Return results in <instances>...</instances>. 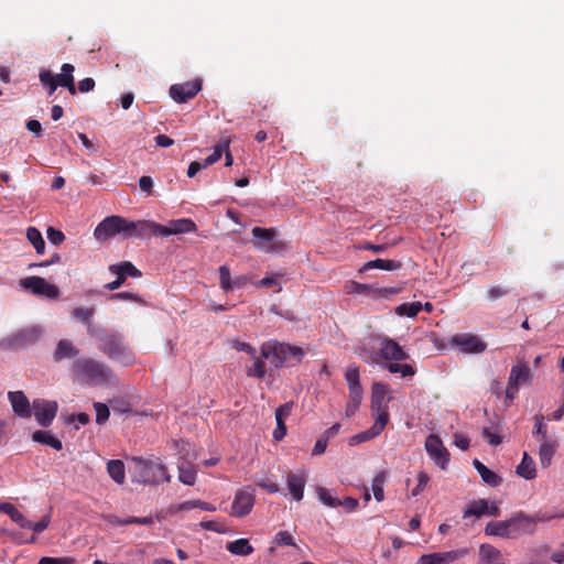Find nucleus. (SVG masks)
Wrapping results in <instances>:
<instances>
[{"label": "nucleus", "instance_id": "obj_1", "mask_svg": "<svg viewBox=\"0 0 564 564\" xmlns=\"http://www.w3.org/2000/svg\"><path fill=\"white\" fill-rule=\"evenodd\" d=\"M73 372L77 379L88 384H104L112 378V371L108 367L89 358L74 362Z\"/></svg>", "mask_w": 564, "mask_h": 564}, {"label": "nucleus", "instance_id": "obj_2", "mask_svg": "<svg viewBox=\"0 0 564 564\" xmlns=\"http://www.w3.org/2000/svg\"><path fill=\"white\" fill-rule=\"evenodd\" d=\"M129 219L112 215L100 221L94 230V236L98 241H106L117 235L128 238Z\"/></svg>", "mask_w": 564, "mask_h": 564}, {"label": "nucleus", "instance_id": "obj_3", "mask_svg": "<svg viewBox=\"0 0 564 564\" xmlns=\"http://www.w3.org/2000/svg\"><path fill=\"white\" fill-rule=\"evenodd\" d=\"M178 453L181 454V462L177 465L178 480L187 486H193L196 481V468L193 462L196 459V454L193 452L192 446L187 442L176 443Z\"/></svg>", "mask_w": 564, "mask_h": 564}, {"label": "nucleus", "instance_id": "obj_4", "mask_svg": "<svg viewBox=\"0 0 564 564\" xmlns=\"http://www.w3.org/2000/svg\"><path fill=\"white\" fill-rule=\"evenodd\" d=\"M42 335L40 326L31 325L18 329L13 334L2 339L1 344L4 348L17 349L22 348L26 345L36 343Z\"/></svg>", "mask_w": 564, "mask_h": 564}, {"label": "nucleus", "instance_id": "obj_5", "mask_svg": "<svg viewBox=\"0 0 564 564\" xmlns=\"http://www.w3.org/2000/svg\"><path fill=\"white\" fill-rule=\"evenodd\" d=\"M532 379V372L529 366L518 362L511 368L508 386L506 388V405H510L517 395L518 388L521 384H527Z\"/></svg>", "mask_w": 564, "mask_h": 564}, {"label": "nucleus", "instance_id": "obj_6", "mask_svg": "<svg viewBox=\"0 0 564 564\" xmlns=\"http://www.w3.org/2000/svg\"><path fill=\"white\" fill-rule=\"evenodd\" d=\"M20 285L29 290L32 294L55 300L59 295V289L55 284L48 283L41 276H28L20 281Z\"/></svg>", "mask_w": 564, "mask_h": 564}, {"label": "nucleus", "instance_id": "obj_7", "mask_svg": "<svg viewBox=\"0 0 564 564\" xmlns=\"http://www.w3.org/2000/svg\"><path fill=\"white\" fill-rule=\"evenodd\" d=\"M108 270L110 273L117 275L116 280L105 284V289L108 291L119 289L124 283L127 276L140 278L142 275L141 271L130 261L110 264Z\"/></svg>", "mask_w": 564, "mask_h": 564}, {"label": "nucleus", "instance_id": "obj_8", "mask_svg": "<svg viewBox=\"0 0 564 564\" xmlns=\"http://www.w3.org/2000/svg\"><path fill=\"white\" fill-rule=\"evenodd\" d=\"M409 355H376L372 361L389 370L391 373H401L402 377L413 376L414 369L411 365L401 364Z\"/></svg>", "mask_w": 564, "mask_h": 564}, {"label": "nucleus", "instance_id": "obj_9", "mask_svg": "<svg viewBox=\"0 0 564 564\" xmlns=\"http://www.w3.org/2000/svg\"><path fill=\"white\" fill-rule=\"evenodd\" d=\"M58 404L56 401L45 399L33 400L32 412L41 426H50L56 416Z\"/></svg>", "mask_w": 564, "mask_h": 564}, {"label": "nucleus", "instance_id": "obj_10", "mask_svg": "<svg viewBox=\"0 0 564 564\" xmlns=\"http://www.w3.org/2000/svg\"><path fill=\"white\" fill-rule=\"evenodd\" d=\"M254 499V489L251 487L238 490L231 505L230 514L238 518L249 514L253 508Z\"/></svg>", "mask_w": 564, "mask_h": 564}, {"label": "nucleus", "instance_id": "obj_11", "mask_svg": "<svg viewBox=\"0 0 564 564\" xmlns=\"http://www.w3.org/2000/svg\"><path fill=\"white\" fill-rule=\"evenodd\" d=\"M203 82L199 78L185 82L182 84H174L170 87V97L178 104L186 102L193 99L202 90Z\"/></svg>", "mask_w": 564, "mask_h": 564}, {"label": "nucleus", "instance_id": "obj_12", "mask_svg": "<svg viewBox=\"0 0 564 564\" xmlns=\"http://www.w3.org/2000/svg\"><path fill=\"white\" fill-rule=\"evenodd\" d=\"M425 449L437 466L442 469L446 468L449 462V453L438 435L431 434L426 437Z\"/></svg>", "mask_w": 564, "mask_h": 564}, {"label": "nucleus", "instance_id": "obj_13", "mask_svg": "<svg viewBox=\"0 0 564 564\" xmlns=\"http://www.w3.org/2000/svg\"><path fill=\"white\" fill-rule=\"evenodd\" d=\"M162 237V225L153 220H129L128 238L148 239Z\"/></svg>", "mask_w": 564, "mask_h": 564}, {"label": "nucleus", "instance_id": "obj_14", "mask_svg": "<svg viewBox=\"0 0 564 564\" xmlns=\"http://www.w3.org/2000/svg\"><path fill=\"white\" fill-rule=\"evenodd\" d=\"M467 549H458L446 552L424 554L419 557L416 564H451L463 558L467 555Z\"/></svg>", "mask_w": 564, "mask_h": 564}, {"label": "nucleus", "instance_id": "obj_15", "mask_svg": "<svg viewBox=\"0 0 564 564\" xmlns=\"http://www.w3.org/2000/svg\"><path fill=\"white\" fill-rule=\"evenodd\" d=\"M451 344L459 347L463 352H482L487 349V344L473 334L454 335Z\"/></svg>", "mask_w": 564, "mask_h": 564}, {"label": "nucleus", "instance_id": "obj_16", "mask_svg": "<svg viewBox=\"0 0 564 564\" xmlns=\"http://www.w3.org/2000/svg\"><path fill=\"white\" fill-rule=\"evenodd\" d=\"M508 521L510 523L511 539H517L522 534L531 535L535 532L531 516L522 511L514 513Z\"/></svg>", "mask_w": 564, "mask_h": 564}, {"label": "nucleus", "instance_id": "obj_17", "mask_svg": "<svg viewBox=\"0 0 564 564\" xmlns=\"http://www.w3.org/2000/svg\"><path fill=\"white\" fill-rule=\"evenodd\" d=\"M388 386L380 382L372 384L371 391V410L376 413V416H381L383 413L389 416L388 402L390 398H387Z\"/></svg>", "mask_w": 564, "mask_h": 564}, {"label": "nucleus", "instance_id": "obj_18", "mask_svg": "<svg viewBox=\"0 0 564 564\" xmlns=\"http://www.w3.org/2000/svg\"><path fill=\"white\" fill-rule=\"evenodd\" d=\"M144 482L158 485L162 481H170L171 476L164 465L149 462L144 463L141 469Z\"/></svg>", "mask_w": 564, "mask_h": 564}, {"label": "nucleus", "instance_id": "obj_19", "mask_svg": "<svg viewBox=\"0 0 564 564\" xmlns=\"http://www.w3.org/2000/svg\"><path fill=\"white\" fill-rule=\"evenodd\" d=\"M306 474L304 470L291 471L286 475V485L292 498L301 501L304 496Z\"/></svg>", "mask_w": 564, "mask_h": 564}, {"label": "nucleus", "instance_id": "obj_20", "mask_svg": "<svg viewBox=\"0 0 564 564\" xmlns=\"http://www.w3.org/2000/svg\"><path fill=\"white\" fill-rule=\"evenodd\" d=\"M8 397L17 415L25 419L32 415L30 402L22 391L9 392Z\"/></svg>", "mask_w": 564, "mask_h": 564}, {"label": "nucleus", "instance_id": "obj_21", "mask_svg": "<svg viewBox=\"0 0 564 564\" xmlns=\"http://www.w3.org/2000/svg\"><path fill=\"white\" fill-rule=\"evenodd\" d=\"M196 229V224L192 219L181 218L172 220L169 226L162 225V237L193 232Z\"/></svg>", "mask_w": 564, "mask_h": 564}, {"label": "nucleus", "instance_id": "obj_22", "mask_svg": "<svg viewBox=\"0 0 564 564\" xmlns=\"http://www.w3.org/2000/svg\"><path fill=\"white\" fill-rule=\"evenodd\" d=\"M252 236L254 237L256 247L262 251H271L273 249L272 242L275 236V231L272 228L254 227L252 229Z\"/></svg>", "mask_w": 564, "mask_h": 564}, {"label": "nucleus", "instance_id": "obj_23", "mask_svg": "<svg viewBox=\"0 0 564 564\" xmlns=\"http://www.w3.org/2000/svg\"><path fill=\"white\" fill-rule=\"evenodd\" d=\"M371 348L377 352H403L397 341L380 335L371 337Z\"/></svg>", "mask_w": 564, "mask_h": 564}, {"label": "nucleus", "instance_id": "obj_24", "mask_svg": "<svg viewBox=\"0 0 564 564\" xmlns=\"http://www.w3.org/2000/svg\"><path fill=\"white\" fill-rule=\"evenodd\" d=\"M389 422V416L384 413L381 416H376L375 423L367 431L359 433L355 436L358 442H366L378 436Z\"/></svg>", "mask_w": 564, "mask_h": 564}, {"label": "nucleus", "instance_id": "obj_25", "mask_svg": "<svg viewBox=\"0 0 564 564\" xmlns=\"http://www.w3.org/2000/svg\"><path fill=\"white\" fill-rule=\"evenodd\" d=\"M61 69V74L54 75L56 82H58V86L67 88L70 95H76V87L73 76L75 67L72 64L65 63L62 65Z\"/></svg>", "mask_w": 564, "mask_h": 564}, {"label": "nucleus", "instance_id": "obj_26", "mask_svg": "<svg viewBox=\"0 0 564 564\" xmlns=\"http://www.w3.org/2000/svg\"><path fill=\"white\" fill-rule=\"evenodd\" d=\"M479 564H505L501 553L490 544H481L479 547Z\"/></svg>", "mask_w": 564, "mask_h": 564}, {"label": "nucleus", "instance_id": "obj_27", "mask_svg": "<svg viewBox=\"0 0 564 564\" xmlns=\"http://www.w3.org/2000/svg\"><path fill=\"white\" fill-rule=\"evenodd\" d=\"M260 352H303V349L299 346H293L284 341L270 339L262 344Z\"/></svg>", "mask_w": 564, "mask_h": 564}, {"label": "nucleus", "instance_id": "obj_28", "mask_svg": "<svg viewBox=\"0 0 564 564\" xmlns=\"http://www.w3.org/2000/svg\"><path fill=\"white\" fill-rule=\"evenodd\" d=\"M539 447V459L540 464L543 468H547L551 463L552 458L555 454L557 442L555 440H543V442H540Z\"/></svg>", "mask_w": 564, "mask_h": 564}, {"label": "nucleus", "instance_id": "obj_29", "mask_svg": "<svg viewBox=\"0 0 564 564\" xmlns=\"http://www.w3.org/2000/svg\"><path fill=\"white\" fill-rule=\"evenodd\" d=\"M516 473L518 476L527 480H531L536 477L535 462L527 452L523 453L522 460L517 466Z\"/></svg>", "mask_w": 564, "mask_h": 564}, {"label": "nucleus", "instance_id": "obj_30", "mask_svg": "<svg viewBox=\"0 0 564 564\" xmlns=\"http://www.w3.org/2000/svg\"><path fill=\"white\" fill-rule=\"evenodd\" d=\"M485 533L487 535L511 539L510 523L508 519L503 521H490L485 527Z\"/></svg>", "mask_w": 564, "mask_h": 564}, {"label": "nucleus", "instance_id": "obj_31", "mask_svg": "<svg viewBox=\"0 0 564 564\" xmlns=\"http://www.w3.org/2000/svg\"><path fill=\"white\" fill-rule=\"evenodd\" d=\"M95 315L94 307H75L70 312V316L77 322L83 323L89 333L93 332L94 323L93 317Z\"/></svg>", "mask_w": 564, "mask_h": 564}, {"label": "nucleus", "instance_id": "obj_32", "mask_svg": "<svg viewBox=\"0 0 564 564\" xmlns=\"http://www.w3.org/2000/svg\"><path fill=\"white\" fill-rule=\"evenodd\" d=\"M473 465L480 475L484 482L491 487H497L501 484L502 479L496 473L487 468L480 460L474 459Z\"/></svg>", "mask_w": 564, "mask_h": 564}, {"label": "nucleus", "instance_id": "obj_33", "mask_svg": "<svg viewBox=\"0 0 564 564\" xmlns=\"http://www.w3.org/2000/svg\"><path fill=\"white\" fill-rule=\"evenodd\" d=\"M399 291H400L399 289H394V288H377V289H373L369 284L352 282V292H355L357 294H370V293H373V294L387 296V295H391V294H397V293H399Z\"/></svg>", "mask_w": 564, "mask_h": 564}, {"label": "nucleus", "instance_id": "obj_34", "mask_svg": "<svg viewBox=\"0 0 564 564\" xmlns=\"http://www.w3.org/2000/svg\"><path fill=\"white\" fill-rule=\"evenodd\" d=\"M0 512L7 513L13 522H15L20 528H25L31 525V521L28 520L19 510L18 508L10 503V502H3L0 503Z\"/></svg>", "mask_w": 564, "mask_h": 564}, {"label": "nucleus", "instance_id": "obj_35", "mask_svg": "<svg viewBox=\"0 0 564 564\" xmlns=\"http://www.w3.org/2000/svg\"><path fill=\"white\" fill-rule=\"evenodd\" d=\"M268 371L267 359L262 355L254 356L251 364L247 366L249 377L263 378Z\"/></svg>", "mask_w": 564, "mask_h": 564}, {"label": "nucleus", "instance_id": "obj_36", "mask_svg": "<svg viewBox=\"0 0 564 564\" xmlns=\"http://www.w3.org/2000/svg\"><path fill=\"white\" fill-rule=\"evenodd\" d=\"M401 268V262L388 259H376L370 260L364 264L360 271H368L371 269H380L387 271H393Z\"/></svg>", "mask_w": 564, "mask_h": 564}, {"label": "nucleus", "instance_id": "obj_37", "mask_svg": "<svg viewBox=\"0 0 564 564\" xmlns=\"http://www.w3.org/2000/svg\"><path fill=\"white\" fill-rule=\"evenodd\" d=\"M487 505L488 501L486 499L473 500L467 508L463 512V518L467 519L469 517L481 518L482 516H487Z\"/></svg>", "mask_w": 564, "mask_h": 564}, {"label": "nucleus", "instance_id": "obj_38", "mask_svg": "<svg viewBox=\"0 0 564 564\" xmlns=\"http://www.w3.org/2000/svg\"><path fill=\"white\" fill-rule=\"evenodd\" d=\"M32 440L36 443L51 446L52 448L56 451H61L63 448L62 442L54 437L50 432L46 431H35L32 434Z\"/></svg>", "mask_w": 564, "mask_h": 564}, {"label": "nucleus", "instance_id": "obj_39", "mask_svg": "<svg viewBox=\"0 0 564 564\" xmlns=\"http://www.w3.org/2000/svg\"><path fill=\"white\" fill-rule=\"evenodd\" d=\"M227 550L234 555L247 556L253 552L248 539H238L227 544Z\"/></svg>", "mask_w": 564, "mask_h": 564}, {"label": "nucleus", "instance_id": "obj_40", "mask_svg": "<svg viewBox=\"0 0 564 564\" xmlns=\"http://www.w3.org/2000/svg\"><path fill=\"white\" fill-rule=\"evenodd\" d=\"M107 471L109 476L119 485L126 480L124 464L120 459L109 460L107 464Z\"/></svg>", "mask_w": 564, "mask_h": 564}, {"label": "nucleus", "instance_id": "obj_41", "mask_svg": "<svg viewBox=\"0 0 564 564\" xmlns=\"http://www.w3.org/2000/svg\"><path fill=\"white\" fill-rule=\"evenodd\" d=\"M362 400V390H349V400L345 409V415L350 417L355 415Z\"/></svg>", "mask_w": 564, "mask_h": 564}, {"label": "nucleus", "instance_id": "obj_42", "mask_svg": "<svg viewBox=\"0 0 564 564\" xmlns=\"http://www.w3.org/2000/svg\"><path fill=\"white\" fill-rule=\"evenodd\" d=\"M26 238L33 245L34 249L39 254L44 253L45 241L39 229H36L35 227H29L26 229Z\"/></svg>", "mask_w": 564, "mask_h": 564}, {"label": "nucleus", "instance_id": "obj_43", "mask_svg": "<svg viewBox=\"0 0 564 564\" xmlns=\"http://www.w3.org/2000/svg\"><path fill=\"white\" fill-rule=\"evenodd\" d=\"M422 307L420 302L403 303L395 308V312L400 316L415 317Z\"/></svg>", "mask_w": 564, "mask_h": 564}, {"label": "nucleus", "instance_id": "obj_44", "mask_svg": "<svg viewBox=\"0 0 564 564\" xmlns=\"http://www.w3.org/2000/svg\"><path fill=\"white\" fill-rule=\"evenodd\" d=\"M534 420V429L532 431V435L538 438L539 442H543V440H550L547 437L546 424L544 422V417L541 414H536L533 417Z\"/></svg>", "mask_w": 564, "mask_h": 564}, {"label": "nucleus", "instance_id": "obj_45", "mask_svg": "<svg viewBox=\"0 0 564 564\" xmlns=\"http://www.w3.org/2000/svg\"><path fill=\"white\" fill-rule=\"evenodd\" d=\"M386 478H387L386 471H380L372 479L371 488H372V491H373L375 499L377 501H382L383 498H384L383 485H384Z\"/></svg>", "mask_w": 564, "mask_h": 564}, {"label": "nucleus", "instance_id": "obj_46", "mask_svg": "<svg viewBox=\"0 0 564 564\" xmlns=\"http://www.w3.org/2000/svg\"><path fill=\"white\" fill-rule=\"evenodd\" d=\"M39 78L41 84L47 88L48 95L52 96L58 87V82H56L55 76L50 70L43 69Z\"/></svg>", "mask_w": 564, "mask_h": 564}, {"label": "nucleus", "instance_id": "obj_47", "mask_svg": "<svg viewBox=\"0 0 564 564\" xmlns=\"http://www.w3.org/2000/svg\"><path fill=\"white\" fill-rule=\"evenodd\" d=\"M316 494L319 501L327 507L335 508L340 505V499L333 497L330 491L324 487L318 486Z\"/></svg>", "mask_w": 564, "mask_h": 564}, {"label": "nucleus", "instance_id": "obj_48", "mask_svg": "<svg viewBox=\"0 0 564 564\" xmlns=\"http://www.w3.org/2000/svg\"><path fill=\"white\" fill-rule=\"evenodd\" d=\"M193 508H200L206 511H215L216 508L208 502L202 500H189L182 502L175 507V511H185Z\"/></svg>", "mask_w": 564, "mask_h": 564}, {"label": "nucleus", "instance_id": "obj_49", "mask_svg": "<svg viewBox=\"0 0 564 564\" xmlns=\"http://www.w3.org/2000/svg\"><path fill=\"white\" fill-rule=\"evenodd\" d=\"M345 378L349 390H362L359 383V368L357 366H349L345 372Z\"/></svg>", "mask_w": 564, "mask_h": 564}, {"label": "nucleus", "instance_id": "obj_50", "mask_svg": "<svg viewBox=\"0 0 564 564\" xmlns=\"http://www.w3.org/2000/svg\"><path fill=\"white\" fill-rule=\"evenodd\" d=\"M218 271H219V284H220V288L225 292H228V291L232 290L231 278H230V269L227 265H221V267H219Z\"/></svg>", "mask_w": 564, "mask_h": 564}, {"label": "nucleus", "instance_id": "obj_51", "mask_svg": "<svg viewBox=\"0 0 564 564\" xmlns=\"http://www.w3.org/2000/svg\"><path fill=\"white\" fill-rule=\"evenodd\" d=\"M108 300H110V301L124 300V301H132V302L142 304V305L145 304L144 300L140 295H138L135 293H131V292L113 293L108 296Z\"/></svg>", "mask_w": 564, "mask_h": 564}, {"label": "nucleus", "instance_id": "obj_52", "mask_svg": "<svg viewBox=\"0 0 564 564\" xmlns=\"http://www.w3.org/2000/svg\"><path fill=\"white\" fill-rule=\"evenodd\" d=\"M229 144H230V140L229 139H224L219 143H217L214 147L213 153L207 156V159H209V162H212L213 164L218 162L220 160L224 151H226L228 149Z\"/></svg>", "mask_w": 564, "mask_h": 564}, {"label": "nucleus", "instance_id": "obj_53", "mask_svg": "<svg viewBox=\"0 0 564 564\" xmlns=\"http://www.w3.org/2000/svg\"><path fill=\"white\" fill-rule=\"evenodd\" d=\"M226 349L245 351V352H256V350L249 344H247L245 341H240L238 339L227 340Z\"/></svg>", "mask_w": 564, "mask_h": 564}, {"label": "nucleus", "instance_id": "obj_54", "mask_svg": "<svg viewBox=\"0 0 564 564\" xmlns=\"http://www.w3.org/2000/svg\"><path fill=\"white\" fill-rule=\"evenodd\" d=\"M561 519V518H564V512L563 513H545V512H538L535 513L534 516H531V519L533 520V528L536 529V524L539 522H547V521H551L553 519Z\"/></svg>", "mask_w": 564, "mask_h": 564}, {"label": "nucleus", "instance_id": "obj_55", "mask_svg": "<svg viewBox=\"0 0 564 564\" xmlns=\"http://www.w3.org/2000/svg\"><path fill=\"white\" fill-rule=\"evenodd\" d=\"M96 410V423L104 424L109 417V409L106 404L97 402L94 404Z\"/></svg>", "mask_w": 564, "mask_h": 564}, {"label": "nucleus", "instance_id": "obj_56", "mask_svg": "<svg viewBox=\"0 0 564 564\" xmlns=\"http://www.w3.org/2000/svg\"><path fill=\"white\" fill-rule=\"evenodd\" d=\"M274 542L278 545H295L292 534L288 531H279L274 536Z\"/></svg>", "mask_w": 564, "mask_h": 564}, {"label": "nucleus", "instance_id": "obj_57", "mask_svg": "<svg viewBox=\"0 0 564 564\" xmlns=\"http://www.w3.org/2000/svg\"><path fill=\"white\" fill-rule=\"evenodd\" d=\"M284 420L285 419H282L281 416H275L276 429L273 432V437L275 441H282L286 435V425Z\"/></svg>", "mask_w": 564, "mask_h": 564}, {"label": "nucleus", "instance_id": "obj_58", "mask_svg": "<svg viewBox=\"0 0 564 564\" xmlns=\"http://www.w3.org/2000/svg\"><path fill=\"white\" fill-rule=\"evenodd\" d=\"M50 521H51V517L50 516H44L40 521H37L35 523H33L31 521V525L30 527H25L24 529H31L35 533H41V532H43L48 527Z\"/></svg>", "mask_w": 564, "mask_h": 564}, {"label": "nucleus", "instance_id": "obj_59", "mask_svg": "<svg viewBox=\"0 0 564 564\" xmlns=\"http://www.w3.org/2000/svg\"><path fill=\"white\" fill-rule=\"evenodd\" d=\"M256 484H257V486L265 489L270 494H275V492H279V490H280L279 485L269 480L268 478H262V479L258 480Z\"/></svg>", "mask_w": 564, "mask_h": 564}, {"label": "nucleus", "instance_id": "obj_60", "mask_svg": "<svg viewBox=\"0 0 564 564\" xmlns=\"http://www.w3.org/2000/svg\"><path fill=\"white\" fill-rule=\"evenodd\" d=\"M74 560L70 557H48L44 556L39 561V564H73Z\"/></svg>", "mask_w": 564, "mask_h": 564}, {"label": "nucleus", "instance_id": "obj_61", "mask_svg": "<svg viewBox=\"0 0 564 564\" xmlns=\"http://www.w3.org/2000/svg\"><path fill=\"white\" fill-rule=\"evenodd\" d=\"M274 368H280L286 360V355H262Z\"/></svg>", "mask_w": 564, "mask_h": 564}, {"label": "nucleus", "instance_id": "obj_62", "mask_svg": "<svg viewBox=\"0 0 564 564\" xmlns=\"http://www.w3.org/2000/svg\"><path fill=\"white\" fill-rule=\"evenodd\" d=\"M47 238L54 245H59L64 241L65 236L61 230H56L52 227L47 229Z\"/></svg>", "mask_w": 564, "mask_h": 564}, {"label": "nucleus", "instance_id": "obj_63", "mask_svg": "<svg viewBox=\"0 0 564 564\" xmlns=\"http://www.w3.org/2000/svg\"><path fill=\"white\" fill-rule=\"evenodd\" d=\"M139 186L141 191L145 192L147 195H151L153 192V180L151 176H141L139 180Z\"/></svg>", "mask_w": 564, "mask_h": 564}, {"label": "nucleus", "instance_id": "obj_64", "mask_svg": "<svg viewBox=\"0 0 564 564\" xmlns=\"http://www.w3.org/2000/svg\"><path fill=\"white\" fill-rule=\"evenodd\" d=\"M427 482H429V476L425 473H420L417 476V485L412 490V496L415 497V496L420 495L422 492V490L424 489V487L427 485Z\"/></svg>", "mask_w": 564, "mask_h": 564}]
</instances>
